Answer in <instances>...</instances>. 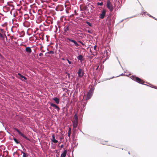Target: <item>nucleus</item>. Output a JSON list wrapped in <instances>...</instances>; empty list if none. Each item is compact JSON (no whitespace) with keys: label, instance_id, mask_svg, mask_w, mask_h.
<instances>
[{"label":"nucleus","instance_id":"39","mask_svg":"<svg viewBox=\"0 0 157 157\" xmlns=\"http://www.w3.org/2000/svg\"><path fill=\"white\" fill-rule=\"evenodd\" d=\"M2 56V55L1 53H0V56Z\"/></svg>","mask_w":157,"mask_h":157},{"label":"nucleus","instance_id":"11","mask_svg":"<svg viewBox=\"0 0 157 157\" xmlns=\"http://www.w3.org/2000/svg\"><path fill=\"white\" fill-rule=\"evenodd\" d=\"M25 50L26 52L29 54H30L32 51L31 48L28 47L26 48Z\"/></svg>","mask_w":157,"mask_h":157},{"label":"nucleus","instance_id":"22","mask_svg":"<svg viewBox=\"0 0 157 157\" xmlns=\"http://www.w3.org/2000/svg\"><path fill=\"white\" fill-rule=\"evenodd\" d=\"M71 132H67V136L69 137H70L71 135Z\"/></svg>","mask_w":157,"mask_h":157},{"label":"nucleus","instance_id":"34","mask_svg":"<svg viewBox=\"0 0 157 157\" xmlns=\"http://www.w3.org/2000/svg\"><path fill=\"white\" fill-rule=\"evenodd\" d=\"M63 145L62 144V145H61L60 147H61V148H62L63 147Z\"/></svg>","mask_w":157,"mask_h":157},{"label":"nucleus","instance_id":"29","mask_svg":"<svg viewBox=\"0 0 157 157\" xmlns=\"http://www.w3.org/2000/svg\"><path fill=\"white\" fill-rule=\"evenodd\" d=\"M71 128H69L68 131V132H71Z\"/></svg>","mask_w":157,"mask_h":157},{"label":"nucleus","instance_id":"3","mask_svg":"<svg viewBox=\"0 0 157 157\" xmlns=\"http://www.w3.org/2000/svg\"><path fill=\"white\" fill-rule=\"evenodd\" d=\"M106 6L110 11L113 10V7L109 0H108L107 2Z\"/></svg>","mask_w":157,"mask_h":157},{"label":"nucleus","instance_id":"21","mask_svg":"<svg viewBox=\"0 0 157 157\" xmlns=\"http://www.w3.org/2000/svg\"><path fill=\"white\" fill-rule=\"evenodd\" d=\"M48 54H54V52L53 51H51L49 52H47Z\"/></svg>","mask_w":157,"mask_h":157},{"label":"nucleus","instance_id":"13","mask_svg":"<svg viewBox=\"0 0 157 157\" xmlns=\"http://www.w3.org/2000/svg\"><path fill=\"white\" fill-rule=\"evenodd\" d=\"M77 59L78 60H80L81 62H82L84 60L83 57L81 55H79L77 57Z\"/></svg>","mask_w":157,"mask_h":157},{"label":"nucleus","instance_id":"30","mask_svg":"<svg viewBox=\"0 0 157 157\" xmlns=\"http://www.w3.org/2000/svg\"><path fill=\"white\" fill-rule=\"evenodd\" d=\"M96 46L95 45L94 46V50H96Z\"/></svg>","mask_w":157,"mask_h":157},{"label":"nucleus","instance_id":"2","mask_svg":"<svg viewBox=\"0 0 157 157\" xmlns=\"http://www.w3.org/2000/svg\"><path fill=\"white\" fill-rule=\"evenodd\" d=\"M94 90V88H92L90 89L87 94L86 100H88L91 97L93 93Z\"/></svg>","mask_w":157,"mask_h":157},{"label":"nucleus","instance_id":"19","mask_svg":"<svg viewBox=\"0 0 157 157\" xmlns=\"http://www.w3.org/2000/svg\"><path fill=\"white\" fill-rule=\"evenodd\" d=\"M97 5L98 6H102L103 5V3L102 2H97Z\"/></svg>","mask_w":157,"mask_h":157},{"label":"nucleus","instance_id":"40","mask_svg":"<svg viewBox=\"0 0 157 157\" xmlns=\"http://www.w3.org/2000/svg\"><path fill=\"white\" fill-rule=\"evenodd\" d=\"M128 153L129 154H130V152H128Z\"/></svg>","mask_w":157,"mask_h":157},{"label":"nucleus","instance_id":"24","mask_svg":"<svg viewBox=\"0 0 157 157\" xmlns=\"http://www.w3.org/2000/svg\"><path fill=\"white\" fill-rule=\"evenodd\" d=\"M67 60L69 63V64L71 63V61H70L68 59H67Z\"/></svg>","mask_w":157,"mask_h":157},{"label":"nucleus","instance_id":"37","mask_svg":"<svg viewBox=\"0 0 157 157\" xmlns=\"http://www.w3.org/2000/svg\"><path fill=\"white\" fill-rule=\"evenodd\" d=\"M149 16L150 17H152L153 18V17H152V16H151V15H149Z\"/></svg>","mask_w":157,"mask_h":157},{"label":"nucleus","instance_id":"6","mask_svg":"<svg viewBox=\"0 0 157 157\" xmlns=\"http://www.w3.org/2000/svg\"><path fill=\"white\" fill-rule=\"evenodd\" d=\"M78 77L79 78H82L83 75L84 73L82 70L81 69H78Z\"/></svg>","mask_w":157,"mask_h":157},{"label":"nucleus","instance_id":"35","mask_svg":"<svg viewBox=\"0 0 157 157\" xmlns=\"http://www.w3.org/2000/svg\"><path fill=\"white\" fill-rule=\"evenodd\" d=\"M21 153L22 154H23V155H24V153H25L24 152L22 151H21Z\"/></svg>","mask_w":157,"mask_h":157},{"label":"nucleus","instance_id":"27","mask_svg":"<svg viewBox=\"0 0 157 157\" xmlns=\"http://www.w3.org/2000/svg\"><path fill=\"white\" fill-rule=\"evenodd\" d=\"M43 54L42 53H40L39 54V56H41L43 55Z\"/></svg>","mask_w":157,"mask_h":157},{"label":"nucleus","instance_id":"1","mask_svg":"<svg viewBox=\"0 0 157 157\" xmlns=\"http://www.w3.org/2000/svg\"><path fill=\"white\" fill-rule=\"evenodd\" d=\"M131 78L133 80L136 81V82L141 84H143L144 82L143 80H142L141 79H140V78L136 77L134 76H131Z\"/></svg>","mask_w":157,"mask_h":157},{"label":"nucleus","instance_id":"9","mask_svg":"<svg viewBox=\"0 0 157 157\" xmlns=\"http://www.w3.org/2000/svg\"><path fill=\"white\" fill-rule=\"evenodd\" d=\"M78 124V120H73V128H76Z\"/></svg>","mask_w":157,"mask_h":157},{"label":"nucleus","instance_id":"10","mask_svg":"<svg viewBox=\"0 0 157 157\" xmlns=\"http://www.w3.org/2000/svg\"><path fill=\"white\" fill-rule=\"evenodd\" d=\"M51 140L52 142L55 143H56L58 142L57 140H56L55 138V136L54 134H52V138Z\"/></svg>","mask_w":157,"mask_h":157},{"label":"nucleus","instance_id":"4","mask_svg":"<svg viewBox=\"0 0 157 157\" xmlns=\"http://www.w3.org/2000/svg\"><path fill=\"white\" fill-rule=\"evenodd\" d=\"M14 130L16 131L19 133V134H20L23 137L27 140H29L27 137L25 135H24L23 134L21 133V132L18 129L16 128H14Z\"/></svg>","mask_w":157,"mask_h":157},{"label":"nucleus","instance_id":"31","mask_svg":"<svg viewBox=\"0 0 157 157\" xmlns=\"http://www.w3.org/2000/svg\"><path fill=\"white\" fill-rule=\"evenodd\" d=\"M102 144H104L107 145V142H105L104 143H103Z\"/></svg>","mask_w":157,"mask_h":157},{"label":"nucleus","instance_id":"14","mask_svg":"<svg viewBox=\"0 0 157 157\" xmlns=\"http://www.w3.org/2000/svg\"><path fill=\"white\" fill-rule=\"evenodd\" d=\"M67 151L64 150L61 154L60 157H65L67 154Z\"/></svg>","mask_w":157,"mask_h":157},{"label":"nucleus","instance_id":"25","mask_svg":"<svg viewBox=\"0 0 157 157\" xmlns=\"http://www.w3.org/2000/svg\"><path fill=\"white\" fill-rule=\"evenodd\" d=\"M79 42L82 45H84L85 44V43H83L82 42L80 41H79Z\"/></svg>","mask_w":157,"mask_h":157},{"label":"nucleus","instance_id":"16","mask_svg":"<svg viewBox=\"0 0 157 157\" xmlns=\"http://www.w3.org/2000/svg\"><path fill=\"white\" fill-rule=\"evenodd\" d=\"M18 75L21 78H23L24 79H27V78L26 77H25L24 76L21 75V74L18 73Z\"/></svg>","mask_w":157,"mask_h":157},{"label":"nucleus","instance_id":"28","mask_svg":"<svg viewBox=\"0 0 157 157\" xmlns=\"http://www.w3.org/2000/svg\"><path fill=\"white\" fill-rule=\"evenodd\" d=\"M22 157H26L25 153H24V155H23Z\"/></svg>","mask_w":157,"mask_h":157},{"label":"nucleus","instance_id":"36","mask_svg":"<svg viewBox=\"0 0 157 157\" xmlns=\"http://www.w3.org/2000/svg\"><path fill=\"white\" fill-rule=\"evenodd\" d=\"M62 60H65V59L64 58H62Z\"/></svg>","mask_w":157,"mask_h":157},{"label":"nucleus","instance_id":"8","mask_svg":"<svg viewBox=\"0 0 157 157\" xmlns=\"http://www.w3.org/2000/svg\"><path fill=\"white\" fill-rule=\"evenodd\" d=\"M67 40H69L70 41L72 42L73 43H74L75 45L78 47L79 46V44H78L77 42L75 40H73L72 39H71L69 38H67Z\"/></svg>","mask_w":157,"mask_h":157},{"label":"nucleus","instance_id":"26","mask_svg":"<svg viewBox=\"0 0 157 157\" xmlns=\"http://www.w3.org/2000/svg\"><path fill=\"white\" fill-rule=\"evenodd\" d=\"M0 37H1V38L3 37V36L2 35V34H1L0 33Z\"/></svg>","mask_w":157,"mask_h":157},{"label":"nucleus","instance_id":"5","mask_svg":"<svg viewBox=\"0 0 157 157\" xmlns=\"http://www.w3.org/2000/svg\"><path fill=\"white\" fill-rule=\"evenodd\" d=\"M110 54V52L108 50H105L104 52V54L103 55V57L106 56V59L109 58V56Z\"/></svg>","mask_w":157,"mask_h":157},{"label":"nucleus","instance_id":"12","mask_svg":"<svg viewBox=\"0 0 157 157\" xmlns=\"http://www.w3.org/2000/svg\"><path fill=\"white\" fill-rule=\"evenodd\" d=\"M50 105L51 106L55 107V108L57 109V110L58 111H59L60 110V108L57 106L56 105L54 104L53 103H51Z\"/></svg>","mask_w":157,"mask_h":157},{"label":"nucleus","instance_id":"20","mask_svg":"<svg viewBox=\"0 0 157 157\" xmlns=\"http://www.w3.org/2000/svg\"><path fill=\"white\" fill-rule=\"evenodd\" d=\"M13 140L16 142V144H18L19 143V142H18V141L17 140L16 138H14Z\"/></svg>","mask_w":157,"mask_h":157},{"label":"nucleus","instance_id":"18","mask_svg":"<svg viewBox=\"0 0 157 157\" xmlns=\"http://www.w3.org/2000/svg\"><path fill=\"white\" fill-rule=\"evenodd\" d=\"M86 22L90 26V27L92 26V24L91 23H90V22L86 21Z\"/></svg>","mask_w":157,"mask_h":157},{"label":"nucleus","instance_id":"32","mask_svg":"<svg viewBox=\"0 0 157 157\" xmlns=\"http://www.w3.org/2000/svg\"><path fill=\"white\" fill-rule=\"evenodd\" d=\"M87 32L89 33H91L90 31L89 30H88L87 31Z\"/></svg>","mask_w":157,"mask_h":157},{"label":"nucleus","instance_id":"38","mask_svg":"<svg viewBox=\"0 0 157 157\" xmlns=\"http://www.w3.org/2000/svg\"><path fill=\"white\" fill-rule=\"evenodd\" d=\"M153 87V88H156V89H157V87H156L155 88V87Z\"/></svg>","mask_w":157,"mask_h":157},{"label":"nucleus","instance_id":"7","mask_svg":"<svg viewBox=\"0 0 157 157\" xmlns=\"http://www.w3.org/2000/svg\"><path fill=\"white\" fill-rule=\"evenodd\" d=\"M106 14V11L105 10H103L102 11V13L100 14V16H99V18L102 19H103Z\"/></svg>","mask_w":157,"mask_h":157},{"label":"nucleus","instance_id":"23","mask_svg":"<svg viewBox=\"0 0 157 157\" xmlns=\"http://www.w3.org/2000/svg\"><path fill=\"white\" fill-rule=\"evenodd\" d=\"M147 13V12H146L144 11H143L142 12V14L143 15L144 14H146V13Z\"/></svg>","mask_w":157,"mask_h":157},{"label":"nucleus","instance_id":"33","mask_svg":"<svg viewBox=\"0 0 157 157\" xmlns=\"http://www.w3.org/2000/svg\"><path fill=\"white\" fill-rule=\"evenodd\" d=\"M0 30L2 32H3V29H0Z\"/></svg>","mask_w":157,"mask_h":157},{"label":"nucleus","instance_id":"15","mask_svg":"<svg viewBox=\"0 0 157 157\" xmlns=\"http://www.w3.org/2000/svg\"><path fill=\"white\" fill-rule=\"evenodd\" d=\"M53 100L55 101L57 104H59V99L57 97H55L53 98Z\"/></svg>","mask_w":157,"mask_h":157},{"label":"nucleus","instance_id":"17","mask_svg":"<svg viewBox=\"0 0 157 157\" xmlns=\"http://www.w3.org/2000/svg\"><path fill=\"white\" fill-rule=\"evenodd\" d=\"M74 120H78V117L76 114L74 115Z\"/></svg>","mask_w":157,"mask_h":157}]
</instances>
